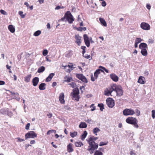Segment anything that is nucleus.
I'll list each match as a JSON object with an SVG mask.
<instances>
[{
    "instance_id": "obj_22",
    "label": "nucleus",
    "mask_w": 155,
    "mask_h": 155,
    "mask_svg": "<svg viewBox=\"0 0 155 155\" xmlns=\"http://www.w3.org/2000/svg\"><path fill=\"white\" fill-rule=\"evenodd\" d=\"M144 78L142 76H140L139 78L138 82L142 84H144Z\"/></svg>"
},
{
    "instance_id": "obj_37",
    "label": "nucleus",
    "mask_w": 155,
    "mask_h": 155,
    "mask_svg": "<svg viewBox=\"0 0 155 155\" xmlns=\"http://www.w3.org/2000/svg\"><path fill=\"white\" fill-rule=\"evenodd\" d=\"M63 66L64 68H66L67 67H68L69 68H71V69H68V71H69V72H70L71 71V70H72L73 69V68H73V65H66L65 66Z\"/></svg>"
},
{
    "instance_id": "obj_29",
    "label": "nucleus",
    "mask_w": 155,
    "mask_h": 155,
    "mask_svg": "<svg viewBox=\"0 0 155 155\" xmlns=\"http://www.w3.org/2000/svg\"><path fill=\"white\" fill-rule=\"evenodd\" d=\"M78 95L79 94L75 95L74 94H73V95H71L72 97V99H73L74 98H75V100H76L77 101H78L79 100V99Z\"/></svg>"
},
{
    "instance_id": "obj_14",
    "label": "nucleus",
    "mask_w": 155,
    "mask_h": 155,
    "mask_svg": "<svg viewBox=\"0 0 155 155\" xmlns=\"http://www.w3.org/2000/svg\"><path fill=\"white\" fill-rule=\"evenodd\" d=\"M64 94L63 93H61L60 94L59 97V100L61 104H64L65 101L64 100Z\"/></svg>"
},
{
    "instance_id": "obj_15",
    "label": "nucleus",
    "mask_w": 155,
    "mask_h": 155,
    "mask_svg": "<svg viewBox=\"0 0 155 155\" xmlns=\"http://www.w3.org/2000/svg\"><path fill=\"white\" fill-rule=\"evenodd\" d=\"M39 81V79L38 77H35L32 79V83L34 86H36L38 84Z\"/></svg>"
},
{
    "instance_id": "obj_28",
    "label": "nucleus",
    "mask_w": 155,
    "mask_h": 155,
    "mask_svg": "<svg viewBox=\"0 0 155 155\" xmlns=\"http://www.w3.org/2000/svg\"><path fill=\"white\" fill-rule=\"evenodd\" d=\"M87 133L86 131H84V132L83 134L81 135V139L83 140L87 135Z\"/></svg>"
},
{
    "instance_id": "obj_55",
    "label": "nucleus",
    "mask_w": 155,
    "mask_h": 155,
    "mask_svg": "<svg viewBox=\"0 0 155 155\" xmlns=\"http://www.w3.org/2000/svg\"><path fill=\"white\" fill-rule=\"evenodd\" d=\"M18 139L17 141L18 142H21L23 141L24 140L23 139L20 138H17Z\"/></svg>"
},
{
    "instance_id": "obj_16",
    "label": "nucleus",
    "mask_w": 155,
    "mask_h": 155,
    "mask_svg": "<svg viewBox=\"0 0 155 155\" xmlns=\"http://www.w3.org/2000/svg\"><path fill=\"white\" fill-rule=\"evenodd\" d=\"M75 38L76 40L75 41V42L77 43L78 45L79 46L81 43V37H80L78 35H75Z\"/></svg>"
},
{
    "instance_id": "obj_17",
    "label": "nucleus",
    "mask_w": 155,
    "mask_h": 155,
    "mask_svg": "<svg viewBox=\"0 0 155 155\" xmlns=\"http://www.w3.org/2000/svg\"><path fill=\"white\" fill-rule=\"evenodd\" d=\"M54 75V74L53 73H51L49 74L46 79V81L48 82L51 81L52 78Z\"/></svg>"
},
{
    "instance_id": "obj_32",
    "label": "nucleus",
    "mask_w": 155,
    "mask_h": 155,
    "mask_svg": "<svg viewBox=\"0 0 155 155\" xmlns=\"http://www.w3.org/2000/svg\"><path fill=\"white\" fill-rule=\"evenodd\" d=\"M41 33V32L40 30H38L35 31L34 34V35L35 36H38Z\"/></svg>"
},
{
    "instance_id": "obj_64",
    "label": "nucleus",
    "mask_w": 155,
    "mask_h": 155,
    "mask_svg": "<svg viewBox=\"0 0 155 155\" xmlns=\"http://www.w3.org/2000/svg\"><path fill=\"white\" fill-rule=\"evenodd\" d=\"M47 28H48V29H50V28H51V27H50V23H48L47 25Z\"/></svg>"
},
{
    "instance_id": "obj_34",
    "label": "nucleus",
    "mask_w": 155,
    "mask_h": 155,
    "mask_svg": "<svg viewBox=\"0 0 155 155\" xmlns=\"http://www.w3.org/2000/svg\"><path fill=\"white\" fill-rule=\"evenodd\" d=\"M98 106L100 107V110L103 111V110L104 109V104L102 103L98 104Z\"/></svg>"
},
{
    "instance_id": "obj_57",
    "label": "nucleus",
    "mask_w": 155,
    "mask_h": 155,
    "mask_svg": "<svg viewBox=\"0 0 155 155\" xmlns=\"http://www.w3.org/2000/svg\"><path fill=\"white\" fill-rule=\"evenodd\" d=\"M106 144H107V143H104L103 142H101L100 143L99 146H102L103 145H105Z\"/></svg>"
},
{
    "instance_id": "obj_47",
    "label": "nucleus",
    "mask_w": 155,
    "mask_h": 155,
    "mask_svg": "<svg viewBox=\"0 0 155 155\" xmlns=\"http://www.w3.org/2000/svg\"><path fill=\"white\" fill-rule=\"evenodd\" d=\"M152 116L153 119L155 118V110H154L152 111Z\"/></svg>"
},
{
    "instance_id": "obj_45",
    "label": "nucleus",
    "mask_w": 155,
    "mask_h": 155,
    "mask_svg": "<svg viewBox=\"0 0 155 155\" xmlns=\"http://www.w3.org/2000/svg\"><path fill=\"white\" fill-rule=\"evenodd\" d=\"M48 53V50L46 49H45L43 51V54L44 56H46L47 55Z\"/></svg>"
},
{
    "instance_id": "obj_4",
    "label": "nucleus",
    "mask_w": 155,
    "mask_h": 155,
    "mask_svg": "<svg viewBox=\"0 0 155 155\" xmlns=\"http://www.w3.org/2000/svg\"><path fill=\"white\" fill-rule=\"evenodd\" d=\"M37 134L33 131L28 132L25 135V139L26 140L29 138H34L37 137Z\"/></svg>"
},
{
    "instance_id": "obj_25",
    "label": "nucleus",
    "mask_w": 155,
    "mask_h": 155,
    "mask_svg": "<svg viewBox=\"0 0 155 155\" xmlns=\"http://www.w3.org/2000/svg\"><path fill=\"white\" fill-rule=\"evenodd\" d=\"M99 20L101 23L104 26H106L107 25L106 22L105 20L103 18H100Z\"/></svg>"
},
{
    "instance_id": "obj_9",
    "label": "nucleus",
    "mask_w": 155,
    "mask_h": 155,
    "mask_svg": "<svg viewBox=\"0 0 155 155\" xmlns=\"http://www.w3.org/2000/svg\"><path fill=\"white\" fill-rule=\"evenodd\" d=\"M111 85L112 87V90L113 91H115L116 93L122 90L121 87L120 86H117L115 84H113Z\"/></svg>"
},
{
    "instance_id": "obj_61",
    "label": "nucleus",
    "mask_w": 155,
    "mask_h": 155,
    "mask_svg": "<svg viewBox=\"0 0 155 155\" xmlns=\"http://www.w3.org/2000/svg\"><path fill=\"white\" fill-rule=\"evenodd\" d=\"M47 116L49 118H50L52 116V114L51 113H49L47 114Z\"/></svg>"
},
{
    "instance_id": "obj_51",
    "label": "nucleus",
    "mask_w": 155,
    "mask_h": 155,
    "mask_svg": "<svg viewBox=\"0 0 155 155\" xmlns=\"http://www.w3.org/2000/svg\"><path fill=\"white\" fill-rule=\"evenodd\" d=\"M72 78H71L68 77L67 80H65V81L67 82H71V81H72Z\"/></svg>"
},
{
    "instance_id": "obj_8",
    "label": "nucleus",
    "mask_w": 155,
    "mask_h": 155,
    "mask_svg": "<svg viewBox=\"0 0 155 155\" xmlns=\"http://www.w3.org/2000/svg\"><path fill=\"white\" fill-rule=\"evenodd\" d=\"M111 85L112 87V90L113 91H115L116 93L122 90L121 87L120 86H117L115 84H113Z\"/></svg>"
},
{
    "instance_id": "obj_7",
    "label": "nucleus",
    "mask_w": 155,
    "mask_h": 155,
    "mask_svg": "<svg viewBox=\"0 0 155 155\" xmlns=\"http://www.w3.org/2000/svg\"><path fill=\"white\" fill-rule=\"evenodd\" d=\"M76 77L83 82L85 83L87 82V80L86 77L82 74H77Z\"/></svg>"
},
{
    "instance_id": "obj_38",
    "label": "nucleus",
    "mask_w": 155,
    "mask_h": 155,
    "mask_svg": "<svg viewBox=\"0 0 155 155\" xmlns=\"http://www.w3.org/2000/svg\"><path fill=\"white\" fill-rule=\"evenodd\" d=\"M75 145L77 147H80L81 145H83L82 143L81 142H77L75 143Z\"/></svg>"
},
{
    "instance_id": "obj_58",
    "label": "nucleus",
    "mask_w": 155,
    "mask_h": 155,
    "mask_svg": "<svg viewBox=\"0 0 155 155\" xmlns=\"http://www.w3.org/2000/svg\"><path fill=\"white\" fill-rule=\"evenodd\" d=\"M101 5H102V6H103V7L105 6L106 5V2H105L103 1L101 3Z\"/></svg>"
},
{
    "instance_id": "obj_19",
    "label": "nucleus",
    "mask_w": 155,
    "mask_h": 155,
    "mask_svg": "<svg viewBox=\"0 0 155 155\" xmlns=\"http://www.w3.org/2000/svg\"><path fill=\"white\" fill-rule=\"evenodd\" d=\"M79 91L78 89V88H76L73 89V92L71 93V95H73V94L75 95L79 94Z\"/></svg>"
},
{
    "instance_id": "obj_13",
    "label": "nucleus",
    "mask_w": 155,
    "mask_h": 155,
    "mask_svg": "<svg viewBox=\"0 0 155 155\" xmlns=\"http://www.w3.org/2000/svg\"><path fill=\"white\" fill-rule=\"evenodd\" d=\"M110 78L115 82H117L118 81V77L114 74H110Z\"/></svg>"
},
{
    "instance_id": "obj_12",
    "label": "nucleus",
    "mask_w": 155,
    "mask_h": 155,
    "mask_svg": "<svg viewBox=\"0 0 155 155\" xmlns=\"http://www.w3.org/2000/svg\"><path fill=\"white\" fill-rule=\"evenodd\" d=\"M85 43L87 47H88L90 45L89 38L86 34H84L83 36Z\"/></svg>"
},
{
    "instance_id": "obj_39",
    "label": "nucleus",
    "mask_w": 155,
    "mask_h": 155,
    "mask_svg": "<svg viewBox=\"0 0 155 155\" xmlns=\"http://www.w3.org/2000/svg\"><path fill=\"white\" fill-rule=\"evenodd\" d=\"M77 30L78 31H82L83 30L85 31L86 30V28L85 27L83 28L80 27L77 28Z\"/></svg>"
},
{
    "instance_id": "obj_50",
    "label": "nucleus",
    "mask_w": 155,
    "mask_h": 155,
    "mask_svg": "<svg viewBox=\"0 0 155 155\" xmlns=\"http://www.w3.org/2000/svg\"><path fill=\"white\" fill-rule=\"evenodd\" d=\"M135 112L137 116H138L140 115V111L138 109H136L135 110Z\"/></svg>"
},
{
    "instance_id": "obj_30",
    "label": "nucleus",
    "mask_w": 155,
    "mask_h": 155,
    "mask_svg": "<svg viewBox=\"0 0 155 155\" xmlns=\"http://www.w3.org/2000/svg\"><path fill=\"white\" fill-rule=\"evenodd\" d=\"M141 53L143 56H146L147 55V52L146 49H141Z\"/></svg>"
},
{
    "instance_id": "obj_2",
    "label": "nucleus",
    "mask_w": 155,
    "mask_h": 155,
    "mask_svg": "<svg viewBox=\"0 0 155 155\" xmlns=\"http://www.w3.org/2000/svg\"><path fill=\"white\" fill-rule=\"evenodd\" d=\"M66 19L68 21L69 23L71 24L74 21V18L73 17L71 13L69 11H67L65 14L64 16L62 18L61 20L62 21H64V19Z\"/></svg>"
},
{
    "instance_id": "obj_54",
    "label": "nucleus",
    "mask_w": 155,
    "mask_h": 155,
    "mask_svg": "<svg viewBox=\"0 0 155 155\" xmlns=\"http://www.w3.org/2000/svg\"><path fill=\"white\" fill-rule=\"evenodd\" d=\"M30 126V124L29 123H28L25 126V129L26 130H29V127Z\"/></svg>"
},
{
    "instance_id": "obj_46",
    "label": "nucleus",
    "mask_w": 155,
    "mask_h": 155,
    "mask_svg": "<svg viewBox=\"0 0 155 155\" xmlns=\"http://www.w3.org/2000/svg\"><path fill=\"white\" fill-rule=\"evenodd\" d=\"M23 13V12L22 11H19L18 12V14L20 15L21 17L22 18H25V15H22Z\"/></svg>"
},
{
    "instance_id": "obj_3",
    "label": "nucleus",
    "mask_w": 155,
    "mask_h": 155,
    "mask_svg": "<svg viewBox=\"0 0 155 155\" xmlns=\"http://www.w3.org/2000/svg\"><path fill=\"white\" fill-rule=\"evenodd\" d=\"M126 121L127 123L134 125L135 127L138 128L139 127V126L137 124L138 120L135 118L133 117H129L126 119Z\"/></svg>"
},
{
    "instance_id": "obj_56",
    "label": "nucleus",
    "mask_w": 155,
    "mask_h": 155,
    "mask_svg": "<svg viewBox=\"0 0 155 155\" xmlns=\"http://www.w3.org/2000/svg\"><path fill=\"white\" fill-rule=\"evenodd\" d=\"M83 57L87 59H89L90 58V55L87 54L84 55Z\"/></svg>"
},
{
    "instance_id": "obj_41",
    "label": "nucleus",
    "mask_w": 155,
    "mask_h": 155,
    "mask_svg": "<svg viewBox=\"0 0 155 155\" xmlns=\"http://www.w3.org/2000/svg\"><path fill=\"white\" fill-rule=\"evenodd\" d=\"M117 95H118L120 96L123 95V92L122 90H120V91L116 93Z\"/></svg>"
},
{
    "instance_id": "obj_5",
    "label": "nucleus",
    "mask_w": 155,
    "mask_h": 155,
    "mask_svg": "<svg viewBox=\"0 0 155 155\" xmlns=\"http://www.w3.org/2000/svg\"><path fill=\"white\" fill-rule=\"evenodd\" d=\"M135 112L132 109H126L123 111V114L125 116L133 115Z\"/></svg>"
},
{
    "instance_id": "obj_52",
    "label": "nucleus",
    "mask_w": 155,
    "mask_h": 155,
    "mask_svg": "<svg viewBox=\"0 0 155 155\" xmlns=\"http://www.w3.org/2000/svg\"><path fill=\"white\" fill-rule=\"evenodd\" d=\"M69 85H71L73 88L75 87L76 86L75 83L74 82H72L69 84Z\"/></svg>"
},
{
    "instance_id": "obj_26",
    "label": "nucleus",
    "mask_w": 155,
    "mask_h": 155,
    "mask_svg": "<svg viewBox=\"0 0 155 155\" xmlns=\"http://www.w3.org/2000/svg\"><path fill=\"white\" fill-rule=\"evenodd\" d=\"M80 128H86L87 127V124L85 122H81L79 125Z\"/></svg>"
},
{
    "instance_id": "obj_27",
    "label": "nucleus",
    "mask_w": 155,
    "mask_h": 155,
    "mask_svg": "<svg viewBox=\"0 0 155 155\" xmlns=\"http://www.w3.org/2000/svg\"><path fill=\"white\" fill-rule=\"evenodd\" d=\"M45 68L44 66L40 67L38 68L37 72L38 73L42 72L45 71Z\"/></svg>"
},
{
    "instance_id": "obj_59",
    "label": "nucleus",
    "mask_w": 155,
    "mask_h": 155,
    "mask_svg": "<svg viewBox=\"0 0 155 155\" xmlns=\"http://www.w3.org/2000/svg\"><path fill=\"white\" fill-rule=\"evenodd\" d=\"M70 108L68 106H65L64 107V109L67 110H69L70 109Z\"/></svg>"
},
{
    "instance_id": "obj_48",
    "label": "nucleus",
    "mask_w": 155,
    "mask_h": 155,
    "mask_svg": "<svg viewBox=\"0 0 155 155\" xmlns=\"http://www.w3.org/2000/svg\"><path fill=\"white\" fill-rule=\"evenodd\" d=\"M90 107L92 108L91 109V110L92 111H94V110H95V106H94V104H92L91 105Z\"/></svg>"
},
{
    "instance_id": "obj_44",
    "label": "nucleus",
    "mask_w": 155,
    "mask_h": 155,
    "mask_svg": "<svg viewBox=\"0 0 155 155\" xmlns=\"http://www.w3.org/2000/svg\"><path fill=\"white\" fill-rule=\"evenodd\" d=\"M142 40H143L140 38H137L135 40V42H137L138 43H139L142 41Z\"/></svg>"
},
{
    "instance_id": "obj_18",
    "label": "nucleus",
    "mask_w": 155,
    "mask_h": 155,
    "mask_svg": "<svg viewBox=\"0 0 155 155\" xmlns=\"http://www.w3.org/2000/svg\"><path fill=\"white\" fill-rule=\"evenodd\" d=\"M139 48L141 49H146L147 48V45L144 43H141L139 46Z\"/></svg>"
},
{
    "instance_id": "obj_24",
    "label": "nucleus",
    "mask_w": 155,
    "mask_h": 155,
    "mask_svg": "<svg viewBox=\"0 0 155 155\" xmlns=\"http://www.w3.org/2000/svg\"><path fill=\"white\" fill-rule=\"evenodd\" d=\"M31 76V75L30 74L25 77V81L27 82H29Z\"/></svg>"
},
{
    "instance_id": "obj_43",
    "label": "nucleus",
    "mask_w": 155,
    "mask_h": 155,
    "mask_svg": "<svg viewBox=\"0 0 155 155\" xmlns=\"http://www.w3.org/2000/svg\"><path fill=\"white\" fill-rule=\"evenodd\" d=\"M56 131L55 130H48L47 133V135H49L50 134V133H52L53 132H54V133H56Z\"/></svg>"
},
{
    "instance_id": "obj_35",
    "label": "nucleus",
    "mask_w": 155,
    "mask_h": 155,
    "mask_svg": "<svg viewBox=\"0 0 155 155\" xmlns=\"http://www.w3.org/2000/svg\"><path fill=\"white\" fill-rule=\"evenodd\" d=\"M7 110L5 109H2L0 110V113L2 114H6L7 113Z\"/></svg>"
},
{
    "instance_id": "obj_53",
    "label": "nucleus",
    "mask_w": 155,
    "mask_h": 155,
    "mask_svg": "<svg viewBox=\"0 0 155 155\" xmlns=\"http://www.w3.org/2000/svg\"><path fill=\"white\" fill-rule=\"evenodd\" d=\"M91 80L92 81H94L96 79L95 77H94L93 74H91Z\"/></svg>"
},
{
    "instance_id": "obj_62",
    "label": "nucleus",
    "mask_w": 155,
    "mask_h": 155,
    "mask_svg": "<svg viewBox=\"0 0 155 155\" xmlns=\"http://www.w3.org/2000/svg\"><path fill=\"white\" fill-rule=\"evenodd\" d=\"M94 77H95V78L96 79H97L98 76V74H96V73H94Z\"/></svg>"
},
{
    "instance_id": "obj_21",
    "label": "nucleus",
    "mask_w": 155,
    "mask_h": 155,
    "mask_svg": "<svg viewBox=\"0 0 155 155\" xmlns=\"http://www.w3.org/2000/svg\"><path fill=\"white\" fill-rule=\"evenodd\" d=\"M67 150L68 152H72L74 150L72 147V144L71 143H69L67 146Z\"/></svg>"
},
{
    "instance_id": "obj_10",
    "label": "nucleus",
    "mask_w": 155,
    "mask_h": 155,
    "mask_svg": "<svg viewBox=\"0 0 155 155\" xmlns=\"http://www.w3.org/2000/svg\"><path fill=\"white\" fill-rule=\"evenodd\" d=\"M113 91L112 90V85L110 87L107 88L104 91V94L107 96H109L110 95H112L111 93Z\"/></svg>"
},
{
    "instance_id": "obj_31",
    "label": "nucleus",
    "mask_w": 155,
    "mask_h": 155,
    "mask_svg": "<svg viewBox=\"0 0 155 155\" xmlns=\"http://www.w3.org/2000/svg\"><path fill=\"white\" fill-rule=\"evenodd\" d=\"M100 131V129H99L98 127L95 128L93 130V133L95 134L96 135H97V133L98 132Z\"/></svg>"
},
{
    "instance_id": "obj_63",
    "label": "nucleus",
    "mask_w": 155,
    "mask_h": 155,
    "mask_svg": "<svg viewBox=\"0 0 155 155\" xmlns=\"http://www.w3.org/2000/svg\"><path fill=\"white\" fill-rule=\"evenodd\" d=\"M5 84V82L4 81H0V85H4Z\"/></svg>"
},
{
    "instance_id": "obj_20",
    "label": "nucleus",
    "mask_w": 155,
    "mask_h": 155,
    "mask_svg": "<svg viewBox=\"0 0 155 155\" xmlns=\"http://www.w3.org/2000/svg\"><path fill=\"white\" fill-rule=\"evenodd\" d=\"M46 84L45 83H42L39 86V88L40 90H43L45 89V86Z\"/></svg>"
},
{
    "instance_id": "obj_49",
    "label": "nucleus",
    "mask_w": 155,
    "mask_h": 155,
    "mask_svg": "<svg viewBox=\"0 0 155 155\" xmlns=\"http://www.w3.org/2000/svg\"><path fill=\"white\" fill-rule=\"evenodd\" d=\"M0 12L2 14H3L4 15H7V12L5 11L4 10L1 9L0 10Z\"/></svg>"
},
{
    "instance_id": "obj_23",
    "label": "nucleus",
    "mask_w": 155,
    "mask_h": 155,
    "mask_svg": "<svg viewBox=\"0 0 155 155\" xmlns=\"http://www.w3.org/2000/svg\"><path fill=\"white\" fill-rule=\"evenodd\" d=\"M8 29L12 33H14L15 31V28L12 25H9Z\"/></svg>"
},
{
    "instance_id": "obj_42",
    "label": "nucleus",
    "mask_w": 155,
    "mask_h": 155,
    "mask_svg": "<svg viewBox=\"0 0 155 155\" xmlns=\"http://www.w3.org/2000/svg\"><path fill=\"white\" fill-rule=\"evenodd\" d=\"M99 68L103 69L107 73H108L109 72V71L107 69L104 67L102 66H99Z\"/></svg>"
},
{
    "instance_id": "obj_36",
    "label": "nucleus",
    "mask_w": 155,
    "mask_h": 155,
    "mask_svg": "<svg viewBox=\"0 0 155 155\" xmlns=\"http://www.w3.org/2000/svg\"><path fill=\"white\" fill-rule=\"evenodd\" d=\"M103 153L100 150H96L94 153V155H102Z\"/></svg>"
},
{
    "instance_id": "obj_11",
    "label": "nucleus",
    "mask_w": 155,
    "mask_h": 155,
    "mask_svg": "<svg viewBox=\"0 0 155 155\" xmlns=\"http://www.w3.org/2000/svg\"><path fill=\"white\" fill-rule=\"evenodd\" d=\"M141 28L144 30H149L150 29V25L145 22H142L140 25Z\"/></svg>"
},
{
    "instance_id": "obj_1",
    "label": "nucleus",
    "mask_w": 155,
    "mask_h": 155,
    "mask_svg": "<svg viewBox=\"0 0 155 155\" xmlns=\"http://www.w3.org/2000/svg\"><path fill=\"white\" fill-rule=\"evenodd\" d=\"M98 139L97 137H91L89 138L88 141V143L89 144V147H90L88 150L90 151L91 154L93 153L94 150L97 149L98 147V144L96 143L94 141Z\"/></svg>"
},
{
    "instance_id": "obj_40",
    "label": "nucleus",
    "mask_w": 155,
    "mask_h": 155,
    "mask_svg": "<svg viewBox=\"0 0 155 155\" xmlns=\"http://www.w3.org/2000/svg\"><path fill=\"white\" fill-rule=\"evenodd\" d=\"M101 69L99 68L95 72V73L96 74H99L100 73V71L101 72L104 73V71Z\"/></svg>"
},
{
    "instance_id": "obj_60",
    "label": "nucleus",
    "mask_w": 155,
    "mask_h": 155,
    "mask_svg": "<svg viewBox=\"0 0 155 155\" xmlns=\"http://www.w3.org/2000/svg\"><path fill=\"white\" fill-rule=\"evenodd\" d=\"M146 7L148 9L150 10L151 8V6L150 4H147Z\"/></svg>"
},
{
    "instance_id": "obj_6",
    "label": "nucleus",
    "mask_w": 155,
    "mask_h": 155,
    "mask_svg": "<svg viewBox=\"0 0 155 155\" xmlns=\"http://www.w3.org/2000/svg\"><path fill=\"white\" fill-rule=\"evenodd\" d=\"M107 104L109 107L112 108L114 105V101L112 98H107L106 99Z\"/></svg>"
},
{
    "instance_id": "obj_33",
    "label": "nucleus",
    "mask_w": 155,
    "mask_h": 155,
    "mask_svg": "<svg viewBox=\"0 0 155 155\" xmlns=\"http://www.w3.org/2000/svg\"><path fill=\"white\" fill-rule=\"evenodd\" d=\"M78 133L77 132L74 131L73 133L70 132V135L72 137H74L75 136L77 135Z\"/></svg>"
}]
</instances>
